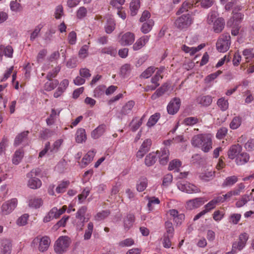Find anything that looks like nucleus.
Instances as JSON below:
<instances>
[{
    "label": "nucleus",
    "instance_id": "1",
    "mask_svg": "<svg viewBox=\"0 0 254 254\" xmlns=\"http://www.w3.org/2000/svg\"><path fill=\"white\" fill-rule=\"evenodd\" d=\"M192 145L200 148L203 152H208L212 148V136L210 134H199L194 135L191 139Z\"/></svg>",
    "mask_w": 254,
    "mask_h": 254
},
{
    "label": "nucleus",
    "instance_id": "2",
    "mask_svg": "<svg viewBox=\"0 0 254 254\" xmlns=\"http://www.w3.org/2000/svg\"><path fill=\"white\" fill-rule=\"evenodd\" d=\"M40 172V169L36 168L31 170L26 175L27 178H29L27 183V186L31 189H37L41 187L42 185L41 181L35 177L38 176Z\"/></svg>",
    "mask_w": 254,
    "mask_h": 254
},
{
    "label": "nucleus",
    "instance_id": "3",
    "mask_svg": "<svg viewBox=\"0 0 254 254\" xmlns=\"http://www.w3.org/2000/svg\"><path fill=\"white\" fill-rule=\"evenodd\" d=\"M18 200L13 198L3 202L0 208V213L2 215H7L10 214L17 207Z\"/></svg>",
    "mask_w": 254,
    "mask_h": 254
},
{
    "label": "nucleus",
    "instance_id": "4",
    "mask_svg": "<svg viewBox=\"0 0 254 254\" xmlns=\"http://www.w3.org/2000/svg\"><path fill=\"white\" fill-rule=\"evenodd\" d=\"M230 36L228 34L223 35L219 37L216 43V48L219 52H225L230 46Z\"/></svg>",
    "mask_w": 254,
    "mask_h": 254
},
{
    "label": "nucleus",
    "instance_id": "5",
    "mask_svg": "<svg viewBox=\"0 0 254 254\" xmlns=\"http://www.w3.org/2000/svg\"><path fill=\"white\" fill-rule=\"evenodd\" d=\"M249 239V235L246 233L241 234L237 241L233 243L232 245V252L233 254L236 253L237 251H241L245 246L247 241Z\"/></svg>",
    "mask_w": 254,
    "mask_h": 254
},
{
    "label": "nucleus",
    "instance_id": "6",
    "mask_svg": "<svg viewBox=\"0 0 254 254\" xmlns=\"http://www.w3.org/2000/svg\"><path fill=\"white\" fill-rule=\"evenodd\" d=\"M177 187L180 190L188 193H198L200 192V190L197 187L188 182H178Z\"/></svg>",
    "mask_w": 254,
    "mask_h": 254
},
{
    "label": "nucleus",
    "instance_id": "7",
    "mask_svg": "<svg viewBox=\"0 0 254 254\" xmlns=\"http://www.w3.org/2000/svg\"><path fill=\"white\" fill-rule=\"evenodd\" d=\"M192 21V19L189 14H183L176 20L175 25L178 28L184 29L189 27Z\"/></svg>",
    "mask_w": 254,
    "mask_h": 254
},
{
    "label": "nucleus",
    "instance_id": "8",
    "mask_svg": "<svg viewBox=\"0 0 254 254\" xmlns=\"http://www.w3.org/2000/svg\"><path fill=\"white\" fill-rule=\"evenodd\" d=\"M33 243L34 244H39L38 249L41 252H44L48 250L50 244L51 243V240L48 236H38L35 238L33 241Z\"/></svg>",
    "mask_w": 254,
    "mask_h": 254
},
{
    "label": "nucleus",
    "instance_id": "9",
    "mask_svg": "<svg viewBox=\"0 0 254 254\" xmlns=\"http://www.w3.org/2000/svg\"><path fill=\"white\" fill-rule=\"evenodd\" d=\"M181 106V100L179 98L175 97L169 103L167 107V112L169 114L174 115L179 110Z\"/></svg>",
    "mask_w": 254,
    "mask_h": 254
},
{
    "label": "nucleus",
    "instance_id": "10",
    "mask_svg": "<svg viewBox=\"0 0 254 254\" xmlns=\"http://www.w3.org/2000/svg\"><path fill=\"white\" fill-rule=\"evenodd\" d=\"M63 213L64 206L59 209L57 207H53L44 218V222H48L54 218H58Z\"/></svg>",
    "mask_w": 254,
    "mask_h": 254
},
{
    "label": "nucleus",
    "instance_id": "11",
    "mask_svg": "<svg viewBox=\"0 0 254 254\" xmlns=\"http://www.w3.org/2000/svg\"><path fill=\"white\" fill-rule=\"evenodd\" d=\"M205 201L203 197H197L190 199L186 202V207L188 210L196 209L202 205Z\"/></svg>",
    "mask_w": 254,
    "mask_h": 254
},
{
    "label": "nucleus",
    "instance_id": "12",
    "mask_svg": "<svg viewBox=\"0 0 254 254\" xmlns=\"http://www.w3.org/2000/svg\"><path fill=\"white\" fill-rule=\"evenodd\" d=\"M135 35L133 33L127 32L123 34L119 42L122 46L131 45L134 41Z\"/></svg>",
    "mask_w": 254,
    "mask_h": 254
},
{
    "label": "nucleus",
    "instance_id": "13",
    "mask_svg": "<svg viewBox=\"0 0 254 254\" xmlns=\"http://www.w3.org/2000/svg\"><path fill=\"white\" fill-rule=\"evenodd\" d=\"M151 145V139H147L144 140L136 153V157L139 158H142L144 155L149 150Z\"/></svg>",
    "mask_w": 254,
    "mask_h": 254
},
{
    "label": "nucleus",
    "instance_id": "14",
    "mask_svg": "<svg viewBox=\"0 0 254 254\" xmlns=\"http://www.w3.org/2000/svg\"><path fill=\"white\" fill-rule=\"evenodd\" d=\"M242 147L239 144H235L231 146L228 151V157L231 159H233L241 153Z\"/></svg>",
    "mask_w": 254,
    "mask_h": 254
},
{
    "label": "nucleus",
    "instance_id": "15",
    "mask_svg": "<svg viewBox=\"0 0 254 254\" xmlns=\"http://www.w3.org/2000/svg\"><path fill=\"white\" fill-rule=\"evenodd\" d=\"M134 105V102L132 101H128L124 105L119 113L118 118L122 119L123 116L129 114Z\"/></svg>",
    "mask_w": 254,
    "mask_h": 254
},
{
    "label": "nucleus",
    "instance_id": "16",
    "mask_svg": "<svg viewBox=\"0 0 254 254\" xmlns=\"http://www.w3.org/2000/svg\"><path fill=\"white\" fill-rule=\"evenodd\" d=\"M149 39V36H143L137 39L132 46L133 50L134 51H138L141 49L148 42Z\"/></svg>",
    "mask_w": 254,
    "mask_h": 254
},
{
    "label": "nucleus",
    "instance_id": "17",
    "mask_svg": "<svg viewBox=\"0 0 254 254\" xmlns=\"http://www.w3.org/2000/svg\"><path fill=\"white\" fill-rule=\"evenodd\" d=\"M29 132L28 131H24L18 134L15 138L14 145L15 146L19 145L21 143L27 139V136Z\"/></svg>",
    "mask_w": 254,
    "mask_h": 254
},
{
    "label": "nucleus",
    "instance_id": "18",
    "mask_svg": "<svg viewBox=\"0 0 254 254\" xmlns=\"http://www.w3.org/2000/svg\"><path fill=\"white\" fill-rule=\"evenodd\" d=\"M169 151L168 148H164L160 151L159 155V162L162 165H166L169 161Z\"/></svg>",
    "mask_w": 254,
    "mask_h": 254
},
{
    "label": "nucleus",
    "instance_id": "19",
    "mask_svg": "<svg viewBox=\"0 0 254 254\" xmlns=\"http://www.w3.org/2000/svg\"><path fill=\"white\" fill-rule=\"evenodd\" d=\"M160 153L159 151H157L156 153L152 152L147 155L145 159V164L147 166L153 165L157 160V154Z\"/></svg>",
    "mask_w": 254,
    "mask_h": 254
},
{
    "label": "nucleus",
    "instance_id": "20",
    "mask_svg": "<svg viewBox=\"0 0 254 254\" xmlns=\"http://www.w3.org/2000/svg\"><path fill=\"white\" fill-rule=\"evenodd\" d=\"M213 24L214 31L215 33H220L224 27L225 21L223 18H218Z\"/></svg>",
    "mask_w": 254,
    "mask_h": 254
},
{
    "label": "nucleus",
    "instance_id": "21",
    "mask_svg": "<svg viewBox=\"0 0 254 254\" xmlns=\"http://www.w3.org/2000/svg\"><path fill=\"white\" fill-rule=\"evenodd\" d=\"M1 249L0 254H10L11 252L12 245L8 240H3L1 243Z\"/></svg>",
    "mask_w": 254,
    "mask_h": 254
},
{
    "label": "nucleus",
    "instance_id": "22",
    "mask_svg": "<svg viewBox=\"0 0 254 254\" xmlns=\"http://www.w3.org/2000/svg\"><path fill=\"white\" fill-rule=\"evenodd\" d=\"M250 159L249 155L246 152L239 154L236 159V163L238 165H242L247 163Z\"/></svg>",
    "mask_w": 254,
    "mask_h": 254
},
{
    "label": "nucleus",
    "instance_id": "23",
    "mask_svg": "<svg viewBox=\"0 0 254 254\" xmlns=\"http://www.w3.org/2000/svg\"><path fill=\"white\" fill-rule=\"evenodd\" d=\"M86 211L87 207L83 206L78 209L76 214V217L79 219L81 222V227L80 228V230L82 229V227L84 226L83 223L85 220V217L84 216Z\"/></svg>",
    "mask_w": 254,
    "mask_h": 254
},
{
    "label": "nucleus",
    "instance_id": "24",
    "mask_svg": "<svg viewBox=\"0 0 254 254\" xmlns=\"http://www.w3.org/2000/svg\"><path fill=\"white\" fill-rule=\"evenodd\" d=\"M212 97L209 95L200 96L196 99V102L203 106H208L212 103Z\"/></svg>",
    "mask_w": 254,
    "mask_h": 254
},
{
    "label": "nucleus",
    "instance_id": "25",
    "mask_svg": "<svg viewBox=\"0 0 254 254\" xmlns=\"http://www.w3.org/2000/svg\"><path fill=\"white\" fill-rule=\"evenodd\" d=\"M134 221V216L132 214H128L124 220V226L126 231L128 230L133 225Z\"/></svg>",
    "mask_w": 254,
    "mask_h": 254
},
{
    "label": "nucleus",
    "instance_id": "26",
    "mask_svg": "<svg viewBox=\"0 0 254 254\" xmlns=\"http://www.w3.org/2000/svg\"><path fill=\"white\" fill-rule=\"evenodd\" d=\"M106 129V125L102 124L99 126L91 133V135L94 138H98L101 136L105 132Z\"/></svg>",
    "mask_w": 254,
    "mask_h": 254
},
{
    "label": "nucleus",
    "instance_id": "27",
    "mask_svg": "<svg viewBox=\"0 0 254 254\" xmlns=\"http://www.w3.org/2000/svg\"><path fill=\"white\" fill-rule=\"evenodd\" d=\"M55 251L59 254L64 252V236L60 237L56 241L55 244Z\"/></svg>",
    "mask_w": 254,
    "mask_h": 254
},
{
    "label": "nucleus",
    "instance_id": "28",
    "mask_svg": "<svg viewBox=\"0 0 254 254\" xmlns=\"http://www.w3.org/2000/svg\"><path fill=\"white\" fill-rule=\"evenodd\" d=\"M238 181V178L236 176H232L227 177L222 184L223 188L227 187H231L236 183Z\"/></svg>",
    "mask_w": 254,
    "mask_h": 254
},
{
    "label": "nucleus",
    "instance_id": "29",
    "mask_svg": "<svg viewBox=\"0 0 254 254\" xmlns=\"http://www.w3.org/2000/svg\"><path fill=\"white\" fill-rule=\"evenodd\" d=\"M43 204V200L41 198L32 197L29 200L28 205L30 207L38 208Z\"/></svg>",
    "mask_w": 254,
    "mask_h": 254
},
{
    "label": "nucleus",
    "instance_id": "30",
    "mask_svg": "<svg viewBox=\"0 0 254 254\" xmlns=\"http://www.w3.org/2000/svg\"><path fill=\"white\" fill-rule=\"evenodd\" d=\"M24 152L22 149L17 150L13 155L12 163L15 165H18L23 157Z\"/></svg>",
    "mask_w": 254,
    "mask_h": 254
},
{
    "label": "nucleus",
    "instance_id": "31",
    "mask_svg": "<svg viewBox=\"0 0 254 254\" xmlns=\"http://www.w3.org/2000/svg\"><path fill=\"white\" fill-rule=\"evenodd\" d=\"M75 139L77 143H81L85 141L86 136L84 129L80 128L77 130Z\"/></svg>",
    "mask_w": 254,
    "mask_h": 254
},
{
    "label": "nucleus",
    "instance_id": "32",
    "mask_svg": "<svg viewBox=\"0 0 254 254\" xmlns=\"http://www.w3.org/2000/svg\"><path fill=\"white\" fill-rule=\"evenodd\" d=\"M140 7L139 0H132L130 3L131 14L134 16L136 14L137 11Z\"/></svg>",
    "mask_w": 254,
    "mask_h": 254
},
{
    "label": "nucleus",
    "instance_id": "33",
    "mask_svg": "<svg viewBox=\"0 0 254 254\" xmlns=\"http://www.w3.org/2000/svg\"><path fill=\"white\" fill-rule=\"evenodd\" d=\"M154 22L152 20H148L146 22L144 23L141 28V31L144 34L148 33L152 29Z\"/></svg>",
    "mask_w": 254,
    "mask_h": 254
},
{
    "label": "nucleus",
    "instance_id": "34",
    "mask_svg": "<svg viewBox=\"0 0 254 254\" xmlns=\"http://www.w3.org/2000/svg\"><path fill=\"white\" fill-rule=\"evenodd\" d=\"M94 155L95 152L94 150L88 151L82 160V162L84 165L86 166L91 162L93 159Z\"/></svg>",
    "mask_w": 254,
    "mask_h": 254
},
{
    "label": "nucleus",
    "instance_id": "35",
    "mask_svg": "<svg viewBox=\"0 0 254 254\" xmlns=\"http://www.w3.org/2000/svg\"><path fill=\"white\" fill-rule=\"evenodd\" d=\"M252 193H250V194H246L242 197L241 199L238 201L236 205L237 207H241L244 206L248 201H249L252 197Z\"/></svg>",
    "mask_w": 254,
    "mask_h": 254
},
{
    "label": "nucleus",
    "instance_id": "36",
    "mask_svg": "<svg viewBox=\"0 0 254 254\" xmlns=\"http://www.w3.org/2000/svg\"><path fill=\"white\" fill-rule=\"evenodd\" d=\"M10 10L14 12H18L22 9V6L17 0H12L9 4Z\"/></svg>",
    "mask_w": 254,
    "mask_h": 254
},
{
    "label": "nucleus",
    "instance_id": "37",
    "mask_svg": "<svg viewBox=\"0 0 254 254\" xmlns=\"http://www.w3.org/2000/svg\"><path fill=\"white\" fill-rule=\"evenodd\" d=\"M115 22L112 19H108L107 24L105 26V32L107 34H111L115 29Z\"/></svg>",
    "mask_w": 254,
    "mask_h": 254
},
{
    "label": "nucleus",
    "instance_id": "38",
    "mask_svg": "<svg viewBox=\"0 0 254 254\" xmlns=\"http://www.w3.org/2000/svg\"><path fill=\"white\" fill-rule=\"evenodd\" d=\"M243 55L246 59L247 63L249 62L250 60L254 58V53L253 49H246L243 51Z\"/></svg>",
    "mask_w": 254,
    "mask_h": 254
},
{
    "label": "nucleus",
    "instance_id": "39",
    "mask_svg": "<svg viewBox=\"0 0 254 254\" xmlns=\"http://www.w3.org/2000/svg\"><path fill=\"white\" fill-rule=\"evenodd\" d=\"M215 176V172L208 171L204 173H202L200 176V178L204 181H209L212 180Z\"/></svg>",
    "mask_w": 254,
    "mask_h": 254
},
{
    "label": "nucleus",
    "instance_id": "40",
    "mask_svg": "<svg viewBox=\"0 0 254 254\" xmlns=\"http://www.w3.org/2000/svg\"><path fill=\"white\" fill-rule=\"evenodd\" d=\"M242 120L240 117H234L230 124V127L233 129L238 128L241 124Z\"/></svg>",
    "mask_w": 254,
    "mask_h": 254
},
{
    "label": "nucleus",
    "instance_id": "41",
    "mask_svg": "<svg viewBox=\"0 0 254 254\" xmlns=\"http://www.w3.org/2000/svg\"><path fill=\"white\" fill-rule=\"evenodd\" d=\"M193 4L191 3L189 1H185L182 4V6L180 8V9L177 11V14H180L181 13L188 11L189 9H190L191 7L193 6Z\"/></svg>",
    "mask_w": 254,
    "mask_h": 254
},
{
    "label": "nucleus",
    "instance_id": "42",
    "mask_svg": "<svg viewBox=\"0 0 254 254\" xmlns=\"http://www.w3.org/2000/svg\"><path fill=\"white\" fill-rule=\"evenodd\" d=\"M106 86L105 85H99L97 86L94 91V96L96 98L100 97L105 91Z\"/></svg>",
    "mask_w": 254,
    "mask_h": 254
},
{
    "label": "nucleus",
    "instance_id": "43",
    "mask_svg": "<svg viewBox=\"0 0 254 254\" xmlns=\"http://www.w3.org/2000/svg\"><path fill=\"white\" fill-rule=\"evenodd\" d=\"M167 89L166 87L161 86L158 88L155 92L151 96V99L152 100H155L160 96L163 95L166 91Z\"/></svg>",
    "mask_w": 254,
    "mask_h": 254
},
{
    "label": "nucleus",
    "instance_id": "44",
    "mask_svg": "<svg viewBox=\"0 0 254 254\" xmlns=\"http://www.w3.org/2000/svg\"><path fill=\"white\" fill-rule=\"evenodd\" d=\"M160 116L159 113H155L152 115L148 120L147 123V126L149 127H151L154 126L158 121Z\"/></svg>",
    "mask_w": 254,
    "mask_h": 254
},
{
    "label": "nucleus",
    "instance_id": "45",
    "mask_svg": "<svg viewBox=\"0 0 254 254\" xmlns=\"http://www.w3.org/2000/svg\"><path fill=\"white\" fill-rule=\"evenodd\" d=\"M181 162L179 160H173L170 162L168 169L170 171L175 169L177 172H178L179 168L181 166Z\"/></svg>",
    "mask_w": 254,
    "mask_h": 254
},
{
    "label": "nucleus",
    "instance_id": "46",
    "mask_svg": "<svg viewBox=\"0 0 254 254\" xmlns=\"http://www.w3.org/2000/svg\"><path fill=\"white\" fill-rule=\"evenodd\" d=\"M147 180L146 178H142L139 180V183L136 185V189L139 191H143L147 187Z\"/></svg>",
    "mask_w": 254,
    "mask_h": 254
},
{
    "label": "nucleus",
    "instance_id": "47",
    "mask_svg": "<svg viewBox=\"0 0 254 254\" xmlns=\"http://www.w3.org/2000/svg\"><path fill=\"white\" fill-rule=\"evenodd\" d=\"M48 81L45 84V89L48 91H51L54 89L58 83L57 80L53 81L52 79H48Z\"/></svg>",
    "mask_w": 254,
    "mask_h": 254
},
{
    "label": "nucleus",
    "instance_id": "48",
    "mask_svg": "<svg viewBox=\"0 0 254 254\" xmlns=\"http://www.w3.org/2000/svg\"><path fill=\"white\" fill-rule=\"evenodd\" d=\"M218 14L217 12L215 11H212L209 13L207 18V22L208 24H211L218 18L217 17Z\"/></svg>",
    "mask_w": 254,
    "mask_h": 254
},
{
    "label": "nucleus",
    "instance_id": "49",
    "mask_svg": "<svg viewBox=\"0 0 254 254\" xmlns=\"http://www.w3.org/2000/svg\"><path fill=\"white\" fill-rule=\"evenodd\" d=\"M155 68L154 66H150L141 73L140 76L144 78H147L151 76L152 74L155 71Z\"/></svg>",
    "mask_w": 254,
    "mask_h": 254
},
{
    "label": "nucleus",
    "instance_id": "50",
    "mask_svg": "<svg viewBox=\"0 0 254 254\" xmlns=\"http://www.w3.org/2000/svg\"><path fill=\"white\" fill-rule=\"evenodd\" d=\"M43 27V25L41 24H40L35 27L34 31L31 34L30 40L34 41L35 39V38L38 36L40 31H41Z\"/></svg>",
    "mask_w": 254,
    "mask_h": 254
},
{
    "label": "nucleus",
    "instance_id": "51",
    "mask_svg": "<svg viewBox=\"0 0 254 254\" xmlns=\"http://www.w3.org/2000/svg\"><path fill=\"white\" fill-rule=\"evenodd\" d=\"M217 105L222 111H225L228 109L229 104L227 100L222 98L218 100Z\"/></svg>",
    "mask_w": 254,
    "mask_h": 254
},
{
    "label": "nucleus",
    "instance_id": "52",
    "mask_svg": "<svg viewBox=\"0 0 254 254\" xmlns=\"http://www.w3.org/2000/svg\"><path fill=\"white\" fill-rule=\"evenodd\" d=\"M29 215L27 214L22 215L21 217L18 218L16 221V224L19 226H24L27 224L28 219Z\"/></svg>",
    "mask_w": 254,
    "mask_h": 254
},
{
    "label": "nucleus",
    "instance_id": "53",
    "mask_svg": "<svg viewBox=\"0 0 254 254\" xmlns=\"http://www.w3.org/2000/svg\"><path fill=\"white\" fill-rule=\"evenodd\" d=\"M102 53L106 54L111 56H115L117 51L112 47H105L101 50Z\"/></svg>",
    "mask_w": 254,
    "mask_h": 254
},
{
    "label": "nucleus",
    "instance_id": "54",
    "mask_svg": "<svg viewBox=\"0 0 254 254\" xmlns=\"http://www.w3.org/2000/svg\"><path fill=\"white\" fill-rule=\"evenodd\" d=\"M198 122V120L195 117H188L184 119V123L187 126H192Z\"/></svg>",
    "mask_w": 254,
    "mask_h": 254
},
{
    "label": "nucleus",
    "instance_id": "55",
    "mask_svg": "<svg viewBox=\"0 0 254 254\" xmlns=\"http://www.w3.org/2000/svg\"><path fill=\"white\" fill-rule=\"evenodd\" d=\"M165 228L166 229V235H170L171 237H173L174 230L172 222L169 221L166 222Z\"/></svg>",
    "mask_w": 254,
    "mask_h": 254
},
{
    "label": "nucleus",
    "instance_id": "56",
    "mask_svg": "<svg viewBox=\"0 0 254 254\" xmlns=\"http://www.w3.org/2000/svg\"><path fill=\"white\" fill-rule=\"evenodd\" d=\"M130 70V65L129 64H125L121 67L120 73L123 76H125L126 75L129 73Z\"/></svg>",
    "mask_w": 254,
    "mask_h": 254
},
{
    "label": "nucleus",
    "instance_id": "57",
    "mask_svg": "<svg viewBox=\"0 0 254 254\" xmlns=\"http://www.w3.org/2000/svg\"><path fill=\"white\" fill-rule=\"evenodd\" d=\"M245 186L244 184L241 183L238 185L237 188L232 190L234 195H239L241 192L244 191Z\"/></svg>",
    "mask_w": 254,
    "mask_h": 254
},
{
    "label": "nucleus",
    "instance_id": "58",
    "mask_svg": "<svg viewBox=\"0 0 254 254\" xmlns=\"http://www.w3.org/2000/svg\"><path fill=\"white\" fill-rule=\"evenodd\" d=\"M87 9L85 7L82 6L80 7L77 11L76 16L78 18L81 19L86 16Z\"/></svg>",
    "mask_w": 254,
    "mask_h": 254
},
{
    "label": "nucleus",
    "instance_id": "59",
    "mask_svg": "<svg viewBox=\"0 0 254 254\" xmlns=\"http://www.w3.org/2000/svg\"><path fill=\"white\" fill-rule=\"evenodd\" d=\"M228 129L225 127H222L218 129L216 134V137L218 139L223 138L227 133Z\"/></svg>",
    "mask_w": 254,
    "mask_h": 254
},
{
    "label": "nucleus",
    "instance_id": "60",
    "mask_svg": "<svg viewBox=\"0 0 254 254\" xmlns=\"http://www.w3.org/2000/svg\"><path fill=\"white\" fill-rule=\"evenodd\" d=\"M110 214V212L108 210L102 211L101 212H99L95 216L96 220L100 221L102 219L106 218Z\"/></svg>",
    "mask_w": 254,
    "mask_h": 254
},
{
    "label": "nucleus",
    "instance_id": "61",
    "mask_svg": "<svg viewBox=\"0 0 254 254\" xmlns=\"http://www.w3.org/2000/svg\"><path fill=\"white\" fill-rule=\"evenodd\" d=\"M90 192V189L88 188L84 189L82 193L78 195V197L80 202L82 201L86 198Z\"/></svg>",
    "mask_w": 254,
    "mask_h": 254
},
{
    "label": "nucleus",
    "instance_id": "62",
    "mask_svg": "<svg viewBox=\"0 0 254 254\" xmlns=\"http://www.w3.org/2000/svg\"><path fill=\"white\" fill-rule=\"evenodd\" d=\"M134 244V241L132 239L128 238L125 240L121 241L119 243V245L122 247H128Z\"/></svg>",
    "mask_w": 254,
    "mask_h": 254
},
{
    "label": "nucleus",
    "instance_id": "63",
    "mask_svg": "<svg viewBox=\"0 0 254 254\" xmlns=\"http://www.w3.org/2000/svg\"><path fill=\"white\" fill-rule=\"evenodd\" d=\"M88 50V47L87 45L83 46L80 49L78 55L80 58H85L87 54V51Z\"/></svg>",
    "mask_w": 254,
    "mask_h": 254
},
{
    "label": "nucleus",
    "instance_id": "64",
    "mask_svg": "<svg viewBox=\"0 0 254 254\" xmlns=\"http://www.w3.org/2000/svg\"><path fill=\"white\" fill-rule=\"evenodd\" d=\"M245 147L249 151L254 150V139H249L245 144Z\"/></svg>",
    "mask_w": 254,
    "mask_h": 254
}]
</instances>
